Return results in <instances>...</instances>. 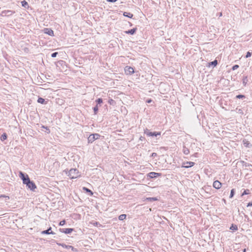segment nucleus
Here are the masks:
<instances>
[{"label": "nucleus", "instance_id": "1", "mask_svg": "<svg viewBox=\"0 0 252 252\" xmlns=\"http://www.w3.org/2000/svg\"><path fill=\"white\" fill-rule=\"evenodd\" d=\"M68 176L71 179H75L79 176L78 171L76 169H71L68 172Z\"/></svg>", "mask_w": 252, "mask_h": 252}, {"label": "nucleus", "instance_id": "2", "mask_svg": "<svg viewBox=\"0 0 252 252\" xmlns=\"http://www.w3.org/2000/svg\"><path fill=\"white\" fill-rule=\"evenodd\" d=\"M100 137V135L98 133L90 134L88 138V142L89 143H92L94 140L99 139Z\"/></svg>", "mask_w": 252, "mask_h": 252}, {"label": "nucleus", "instance_id": "3", "mask_svg": "<svg viewBox=\"0 0 252 252\" xmlns=\"http://www.w3.org/2000/svg\"><path fill=\"white\" fill-rule=\"evenodd\" d=\"M25 184L26 185V186L28 187V188L32 191H34L35 189H36V186L35 183L31 181L30 179L28 180V181Z\"/></svg>", "mask_w": 252, "mask_h": 252}, {"label": "nucleus", "instance_id": "4", "mask_svg": "<svg viewBox=\"0 0 252 252\" xmlns=\"http://www.w3.org/2000/svg\"><path fill=\"white\" fill-rule=\"evenodd\" d=\"M15 13V11L11 10H3L0 13V16L2 17H9L12 16L13 14Z\"/></svg>", "mask_w": 252, "mask_h": 252}, {"label": "nucleus", "instance_id": "5", "mask_svg": "<svg viewBox=\"0 0 252 252\" xmlns=\"http://www.w3.org/2000/svg\"><path fill=\"white\" fill-rule=\"evenodd\" d=\"M144 133L148 136H157L161 134L160 132H150L148 129L145 130Z\"/></svg>", "mask_w": 252, "mask_h": 252}, {"label": "nucleus", "instance_id": "6", "mask_svg": "<svg viewBox=\"0 0 252 252\" xmlns=\"http://www.w3.org/2000/svg\"><path fill=\"white\" fill-rule=\"evenodd\" d=\"M19 177L22 180L23 183L25 184L30 179L29 176L27 174H25L22 172L20 171Z\"/></svg>", "mask_w": 252, "mask_h": 252}, {"label": "nucleus", "instance_id": "7", "mask_svg": "<svg viewBox=\"0 0 252 252\" xmlns=\"http://www.w3.org/2000/svg\"><path fill=\"white\" fill-rule=\"evenodd\" d=\"M125 71L126 74H132L134 72V68L132 67L126 66L125 68Z\"/></svg>", "mask_w": 252, "mask_h": 252}, {"label": "nucleus", "instance_id": "8", "mask_svg": "<svg viewBox=\"0 0 252 252\" xmlns=\"http://www.w3.org/2000/svg\"><path fill=\"white\" fill-rule=\"evenodd\" d=\"M57 244L59 245V246H61L63 248H65V249H71L72 251H76V249H75L72 246L66 245L65 244H61V243H57Z\"/></svg>", "mask_w": 252, "mask_h": 252}, {"label": "nucleus", "instance_id": "9", "mask_svg": "<svg viewBox=\"0 0 252 252\" xmlns=\"http://www.w3.org/2000/svg\"><path fill=\"white\" fill-rule=\"evenodd\" d=\"M73 228H60V231L65 234H69L73 231Z\"/></svg>", "mask_w": 252, "mask_h": 252}, {"label": "nucleus", "instance_id": "10", "mask_svg": "<svg viewBox=\"0 0 252 252\" xmlns=\"http://www.w3.org/2000/svg\"><path fill=\"white\" fill-rule=\"evenodd\" d=\"M194 164H195V163L193 162H191V161L188 162H188H186V163H183V164L182 165V167L188 168L193 166L194 165Z\"/></svg>", "mask_w": 252, "mask_h": 252}, {"label": "nucleus", "instance_id": "11", "mask_svg": "<svg viewBox=\"0 0 252 252\" xmlns=\"http://www.w3.org/2000/svg\"><path fill=\"white\" fill-rule=\"evenodd\" d=\"M161 175L160 173L152 172L148 174V177L150 178H155Z\"/></svg>", "mask_w": 252, "mask_h": 252}, {"label": "nucleus", "instance_id": "12", "mask_svg": "<svg viewBox=\"0 0 252 252\" xmlns=\"http://www.w3.org/2000/svg\"><path fill=\"white\" fill-rule=\"evenodd\" d=\"M213 187L216 189H220L221 187V183L218 180H216L213 183Z\"/></svg>", "mask_w": 252, "mask_h": 252}, {"label": "nucleus", "instance_id": "13", "mask_svg": "<svg viewBox=\"0 0 252 252\" xmlns=\"http://www.w3.org/2000/svg\"><path fill=\"white\" fill-rule=\"evenodd\" d=\"M44 31L45 33H46L49 35H50V36L54 35V32L51 29L45 28V29H44Z\"/></svg>", "mask_w": 252, "mask_h": 252}, {"label": "nucleus", "instance_id": "14", "mask_svg": "<svg viewBox=\"0 0 252 252\" xmlns=\"http://www.w3.org/2000/svg\"><path fill=\"white\" fill-rule=\"evenodd\" d=\"M41 233L42 234H54L55 233L51 231V227H50L48 229L42 231Z\"/></svg>", "mask_w": 252, "mask_h": 252}, {"label": "nucleus", "instance_id": "15", "mask_svg": "<svg viewBox=\"0 0 252 252\" xmlns=\"http://www.w3.org/2000/svg\"><path fill=\"white\" fill-rule=\"evenodd\" d=\"M136 30H137L136 28H133V29H131L130 30L126 31L125 33H126V34H133L135 32Z\"/></svg>", "mask_w": 252, "mask_h": 252}, {"label": "nucleus", "instance_id": "16", "mask_svg": "<svg viewBox=\"0 0 252 252\" xmlns=\"http://www.w3.org/2000/svg\"><path fill=\"white\" fill-rule=\"evenodd\" d=\"M242 81H243V84L244 85V86H246L248 82V77L247 76H244Z\"/></svg>", "mask_w": 252, "mask_h": 252}, {"label": "nucleus", "instance_id": "17", "mask_svg": "<svg viewBox=\"0 0 252 252\" xmlns=\"http://www.w3.org/2000/svg\"><path fill=\"white\" fill-rule=\"evenodd\" d=\"M123 15L125 17H127L131 18L133 17V14L129 12H125L123 13Z\"/></svg>", "mask_w": 252, "mask_h": 252}, {"label": "nucleus", "instance_id": "18", "mask_svg": "<svg viewBox=\"0 0 252 252\" xmlns=\"http://www.w3.org/2000/svg\"><path fill=\"white\" fill-rule=\"evenodd\" d=\"M21 4L25 8H29V7L28 2L25 0L21 1Z\"/></svg>", "mask_w": 252, "mask_h": 252}, {"label": "nucleus", "instance_id": "19", "mask_svg": "<svg viewBox=\"0 0 252 252\" xmlns=\"http://www.w3.org/2000/svg\"><path fill=\"white\" fill-rule=\"evenodd\" d=\"M145 200L148 201H154L158 200L157 198L156 197H147Z\"/></svg>", "mask_w": 252, "mask_h": 252}, {"label": "nucleus", "instance_id": "20", "mask_svg": "<svg viewBox=\"0 0 252 252\" xmlns=\"http://www.w3.org/2000/svg\"><path fill=\"white\" fill-rule=\"evenodd\" d=\"M183 152L184 154L188 155L189 153V150L188 148H186L185 146L183 147Z\"/></svg>", "mask_w": 252, "mask_h": 252}, {"label": "nucleus", "instance_id": "21", "mask_svg": "<svg viewBox=\"0 0 252 252\" xmlns=\"http://www.w3.org/2000/svg\"><path fill=\"white\" fill-rule=\"evenodd\" d=\"M37 102L41 104L46 103L45 99L42 97H39L37 99Z\"/></svg>", "mask_w": 252, "mask_h": 252}, {"label": "nucleus", "instance_id": "22", "mask_svg": "<svg viewBox=\"0 0 252 252\" xmlns=\"http://www.w3.org/2000/svg\"><path fill=\"white\" fill-rule=\"evenodd\" d=\"M243 144H244V146L247 148H250L251 146L250 143H249V142L247 140H244Z\"/></svg>", "mask_w": 252, "mask_h": 252}, {"label": "nucleus", "instance_id": "23", "mask_svg": "<svg viewBox=\"0 0 252 252\" xmlns=\"http://www.w3.org/2000/svg\"><path fill=\"white\" fill-rule=\"evenodd\" d=\"M126 214H122L119 216V220H123L126 219Z\"/></svg>", "mask_w": 252, "mask_h": 252}, {"label": "nucleus", "instance_id": "24", "mask_svg": "<svg viewBox=\"0 0 252 252\" xmlns=\"http://www.w3.org/2000/svg\"><path fill=\"white\" fill-rule=\"evenodd\" d=\"M217 64L218 61L216 60H215L214 61L209 63V66L214 65V66H215L217 65Z\"/></svg>", "mask_w": 252, "mask_h": 252}, {"label": "nucleus", "instance_id": "25", "mask_svg": "<svg viewBox=\"0 0 252 252\" xmlns=\"http://www.w3.org/2000/svg\"><path fill=\"white\" fill-rule=\"evenodd\" d=\"M7 138V134L5 133H4L2 134L0 139L1 141H4L6 140Z\"/></svg>", "mask_w": 252, "mask_h": 252}, {"label": "nucleus", "instance_id": "26", "mask_svg": "<svg viewBox=\"0 0 252 252\" xmlns=\"http://www.w3.org/2000/svg\"><path fill=\"white\" fill-rule=\"evenodd\" d=\"M83 190H85L87 192L90 193L91 195H93V192L89 189H88L86 187H83Z\"/></svg>", "mask_w": 252, "mask_h": 252}, {"label": "nucleus", "instance_id": "27", "mask_svg": "<svg viewBox=\"0 0 252 252\" xmlns=\"http://www.w3.org/2000/svg\"><path fill=\"white\" fill-rule=\"evenodd\" d=\"M93 110L94 111V114H96L98 110L97 104H96V105L93 108Z\"/></svg>", "mask_w": 252, "mask_h": 252}, {"label": "nucleus", "instance_id": "28", "mask_svg": "<svg viewBox=\"0 0 252 252\" xmlns=\"http://www.w3.org/2000/svg\"><path fill=\"white\" fill-rule=\"evenodd\" d=\"M230 229L233 230H237L238 229V227L236 225L232 224L230 227Z\"/></svg>", "mask_w": 252, "mask_h": 252}, {"label": "nucleus", "instance_id": "29", "mask_svg": "<svg viewBox=\"0 0 252 252\" xmlns=\"http://www.w3.org/2000/svg\"><path fill=\"white\" fill-rule=\"evenodd\" d=\"M95 101L97 103V104L98 105L101 104L103 102V100L102 98H99L96 99Z\"/></svg>", "mask_w": 252, "mask_h": 252}, {"label": "nucleus", "instance_id": "30", "mask_svg": "<svg viewBox=\"0 0 252 252\" xmlns=\"http://www.w3.org/2000/svg\"><path fill=\"white\" fill-rule=\"evenodd\" d=\"M250 193V190L249 189H245L244 192H243L242 195H247Z\"/></svg>", "mask_w": 252, "mask_h": 252}, {"label": "nucleus", "instance_id": "31", "mask_svg": "<svg viewBox=\"0 0 252 252\" xmlns=\"http://www.w3.org/2000/svg\"><path fill=\"white\" fill-rule=\"evenodd\" d=\"M234 192H235L234 189H232L231 190L230 196H229V197L230 198H232L233 197L234 194Z\"/></svg>", "mask_w": 252, "mask_h": 252}, {"label": "nucleus", "instance_id": "32", "mask_svg": "<svg viewBox=\"0 0 252 252\" xmlns=\"http://www.w3.org/2000/svg\"><path fill=\"white\" fill-rule=\"evenodd\" d=\"M236 97L237 98H245L246 97L244 95H242V94H239V95H236Z\"/></svg>", "mask_w": 252, "mask_h": 252}, {"label": "nucleus", "instance_id": "33", "mask_svg": "<svg viewBox=\"0 0 252 252\" xmlns=\"http://www.w3.org/2000/svg\"><path fill=\"white\" fill-rule=\"evenodd\" d=\"M252 52H250V51H248L247 53V54H246V58H248L252 56Z\"/></svg>", "mask_w": 252, "mask_h": 252}, {"label": "nucleus", "instance_id": "34", "mask_svg": "<svg viewBox=\"0 0 252 252\" xmlns=\"http://www.w3.org/2000/svg\"><path fill=\"white\" fill-rule=\"evenodd\" d=\"M65 220H62L59 223V225L60 226H63V225L65 224Z\"/></svg>", "mask_w": 252, "mask_h": 252}, {"label": "nucleus", "instance_id": "35", "mask_svg": "<svg viewBox=\"0 0 252 252\" xmlns=\"http://www.w3.org/2000/svg\"><path fill=\"white\" fill-rule=\"evenodd\" d=\"M58 52H54L51 54V57L52 58H55L57 56V55H58Z\"/></svg>", "mask_w": 252, "mask_h": 252}, {"label": "nucleus", "instance_id": "36", "mask_svg": "<svg viewBox=\"0 0 252 252\" xmlns=\"http://www.w3.org/2000/svg\"><path fill=\"white\" fill-rule=\"evenodd\" d=\"M239 67V65H234L233 67H232V70H234L236 69H237Z\"/></svg>", "mask_w": 252, "mask_h": 252}, {"label": "nucleus", "instance_id": "37", "mask_svg": "<svg viewBox=\"0 0 252 252\" xmlns=\"http://www.w3.org/2000/svg\"><path fill=\"white\" fill-rule=\"evenodd\" d=\"M0 197H5V198H6L7 199H9V196H6V195H0Z\"/></svg>", "mask_w": 252, "mask_h": 252}, {"label": "nucleus", "instance_id": "38", "mask_svg": "<svg viewBox=\"0 0 252 252\" xmlns=\"http://www.w3.org/2000/svg\"><path fill=\"white\" fill-rule=\"evenodd\" d=\"M42 127L44 128H46L47 129V130L48 131L47 132L48 133H49L50 132V130H49V128H48V127L47 126H42Z\"/></svg>", "mask_w": 252, "mask_h": 252}, {"label": "nucleus", "instance_id": "39", "mask_svg": "<svg viewBox=\"0 0 252 252\" xmlns=\"http://www.w3.org/2000/svg\"><path fill=\"white\" fill-rule=\"evenodd\" d=\"M114 102V101L112 99H111L109 100V103L110 104H113V103Z\"/></svg>", "mask_w": 252, "mask_h": 252}, {"label": "nucleus", "instance_id": "40", "mask_svg": "<svg viewBox=\"0 0 252 252\" xmlns=\"http://www.w3.org/2000/svg\"><path fill=\"white\" fill-rule=\"evenodd\" d=\"M157 156V153H153L152 154V155H151V156H152V157H156Z\"/></svg>", "mask_w": 252, "mask_h": 252}, {"label": "nucleus", "instance_id": "41", "mask_svg": "<svg viewBox=\"0 0 252 252\" xmlns=\"http://www.w3.org/2000/svg\"><path fill=\"white\" fill-rule=\"evenodd\" d=\"M117 0H107V1L108 2H115L117 1Z\"/></svg>", "mask_w": 252, "mask_h": 252}, {"label": "nucleus", "instance_id": "42", "mask_svg": "<svg viewBox=\"0 0 252 252\" xmlns=\"http://www.w3.org/2000/svg\"><path fill=\"white\" fill-rule=\"evenodd\" d=\"M249 206H252V202H250L248 204L247 207H249Z\"/></svg>", "mask_w": 252, "mask_h": 252}, {"label": "nucleus", "instance_id": "43", "mask_svg": "<svg viewBox=\"0 0 252 252\" xmlns=\"http://www.w3.org/2000/svg\"><path fill=\"white\" fill-rule=\"evenodd\" d=\"M152 100L150 99H148L147 100V103H150L151 102H152Z\"/></svg>", "mask_w": 252, "mask_h": 252}, {"label": "nucleus", "instance_id": "44", "mask_svg": "<svg viewBox=\"0 0 252 252\" xmlns=\"http://www.w3.org/2000/svg\"><path fill=\"white\" fill-rule=\"evenodd\" d=\"M218 15H219L220 17L222 16V13L220 12V13H218Z\"/></svg>", "mask_w": 252, "mask_h": 252}, {"label": "nucleus", "instance_id": "45", "mask_svg": "<svg viewBox=\"0 0 252 252\" xmlns=\"http://www.w3.org/2000/svg\"><path fill=\"white\" fill-rule=\"evenodd\" d=\"M143 139H144V137H142V136H141V137H140V138H139V139H140V140H143Z\"/></svg>", "mask_w": 252, "mask_h": 252}, {"label": "nucleus", "instance_id": "46", "mask_svg": "<svg viewBox=\"0 0 252 252\" xmlns=\"http://www.w3.org/2000/svg\"><path fill=\"white\" fill-rule=\"evenodd\" d=\"M243 252H246V249H244Z\"/></svg>", "mask_w": 252, "mask_h": 252}]
</instances>
